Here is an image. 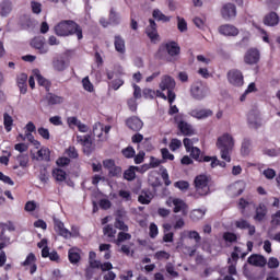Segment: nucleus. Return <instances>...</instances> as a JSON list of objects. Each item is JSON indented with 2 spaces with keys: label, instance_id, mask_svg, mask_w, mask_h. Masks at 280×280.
Returning a JSON list of instances; mask_svg holds the SVG:
<instances>
[{
  "label": "nucleus",
  "instance_id": "nucleus-1",
  "mask_svg": "<svg viewBox=\"0 0 280 280\" xmlns=\"http://www.w3.org/2000/svg\"><path fill=\"white\" fill-rule=\"evenodd\" d=\"M55 34L57 36H73L75 34L78 40L83 38L82 27L71 20H63L55 25Z\"/></svg>",
  "mask_w": 280,
  "mask_h": 280
},
{
  "label": "nucleus",
  "instance_id": "nucleus-2",
  "mask_svg": "<svg viewBox=\"0 0 280 280\" xmlns=\"http://www.w3.org/2000/svg\"><path fill=\"white\" fill-rule=\"evenodd\" d=\"M217 148L220 150L221 159L231 163V152H233V148H235V139L231 133H223L217 140Z\"/></svg>",
  "mask_w": 280,
  "mask_h": 280
},
{
  "label": "nucleus",
  "instance_id": "nucleus-3",
  "mask_svg": "<svg viewBox=\"0 0 280 280\" xmlns=\"http://www.w3.org/2000/svg\"><path fill=\"white\" fill-rule=\"evenodd\" d=\"M180 54V47L176 42H168L160 46L158 51V57L164 59L165 56H170L166 58L168 62H172V58H176Z\"/></svg>",
  "mask_w": 280,
  "mask_h": 280
},
{
  "label": "nucleus",
  "instance_id": "nucleus-4",
  "mask_svg": "<svg viewBox=\"0 0 280 280\" xmlns=\"http://www.w3.org/2000/svg\"><path fill=\"white\" fill-rule=\"evenodd\" d=\"M161 91H167L166 100L172 105L174 100H176V94L174 93V89H176V81L171 75H162L161 81L159 83Z\"/></svg>",
  "mask_w": 280,
  "mask_h": 280
},
{
  "label": "nucleus",
  "instance_id": "nucleus-5",
  "mask_svg": "<svg viewBox=\"0 0 280 280\" xmlns=\"http://www.w3.org/2000/svg\"><path fill=\"white\" fill-rule=\"evenodd\" d=\"M209 93H211L209 85L202 81H197L190 86V95L198 102H201L205 97H209Z\"/></svg>",
  "mask_w": 280,
  "mask_h": 280
},
{
  "label": "nucleus",
  "instance_id": "nucleus-6",
  "mask_svg": "<svg viewBox=\"0 0 280 280\" xmlns=\"http://www.w3.org/2000/svg\"><path fill=\"white\" fill-rule=\"evenodd\" d=\"M196 191L199 196H209L211 188L209 187V177L207 175H198L195 178Z\"/></svg>",
  "mask_w": 280,
  "mask_h": 280
},
{
  "label": "nucleus",
  "instance_id": "nucleus-7",
  "mask_svg": "<svg viewBox=\"0 0 280 280\" xmlns=\"http://www.w3.org/2000/svg\"><path fill=\"white\" fill-rule=\"evenodd\" d=\"M167 207H173L174 213H183V215H187L188 213V207L187 203L183 199H178L176 197H170L166 200Z\"/></svg>",
  "mask_w": 280,
  "mask_h": 280
},
{
  "label": "nucleus",
  "instance_id": "nucleus-8",
  "mask_svg": "<svg viewBox=\"0 0 280 280\" xmlns=\"http://www.w3.org/2000/svg\"><path fill=\"white\" fill-rule=\"evenodd\" d=\"M103 166L108 171L109 178H121V167L117 166L114 160H104Z\"/></svg>",
  "mask_w": 280,
  "mask_h": 280
},
{
  "label": "nucleus",
  "instance_id": "nucleus-9",
  "mask_svg": "<svg viewBox=\"0 0 280 280\" xmlns=\"http://www.w3.org/2000/svg\"><path fill=\"white\" fill-rule=\"evenodd\" d=\"M228 80L232 86H244V74L240 70H231L228 73Z\"/></svg>",
  "mask_w": 280,
  "mask_h": 280
},
{
  "label": "nucleus",
  "instance_id": "nucleus-10",
  "mask_svg": "<svg viewBox=\"0 0 280 280\" xmlns=\"http://www.w3.org/2000/svg\"><path fill=\"white\" fill-rule=\"evenodd\" d=\"M175 121L177 124L178 130H180L182 135L191 136L194 135V127L187 121L183 120V116H175Z\"/></svg>",
  "mask_w": 280,
  "mask_h": 280
},
{
  "label": "nucleus",
  "instance_id": "nucleus-11",
  "mask_svg": "<svg viewBox=\"0 0 280 280\" xmlns=\"http://www.w3.org/2000/svg\"><path fill=\"white\" fill-rule=\"evenodd\" d=\"M221 16L225 21H231L237 16V8L233 3H225L221 9Z\"/></svg>",
  "mask_w": 280,
  "mask_h": 280
},
{
  "label": "nucleus",
  "instance_id": "nucleus-12",
  "mask_svg": "<svg viewBox=\"0 0 280 280\" xmlns=\"http://www.w3.org/2000/svg\"><path fill=\"white\" fill-rule=\"evenodd\" d=\"M247 124L249 127L254 128L257 130V128H261L262 126V120H261V115L258 114L257 110H252L247 114Z\"/></svg>",
  "mask_w": 280,
  "mask_h": 280
},
{
  "label": "nucleus",
  "instance_id": "nucleus-13",
  "mask_svg": "<svg viewBox=\"0 0 280 280\" xmlns=\"http://www.w3.org/2000/svg\"><path fill=\"white\" fill-rule=\"evenodd\" d=\"M260 54L257 48H249L244 55L245 65H257L259 62Z\"/></svg>",
  "mask_w": 280,
  "mask_h": 280
},
{
  "label": "nucleus",
  "instance_id": "nucleus-14",
  "mask_svg": "<svg viewBox=\"0 0 280 280\" xmlns=\"http://www.w3.org/2000/svg\"><path fill=\"white\" fill-rule=\"evenodd\" d=\"M145 34L150 38L151 43H159L160 36L159 31L156 30V22L154 20H149V25L145 28Z\"/></svg>",
  "mask_w": 280,
  "mask_h": 280
},
{
  "label": "nucleus",
  "instance_id": "nucleus-15",
  "mask_svg": "<svg viewBox=\"0 0 280 280\" xmlns=\"http://www.w3.org/2000/svg\"><path fill=\"white\" fill-rule=\"evenodd\" d=\"M188 115H190V117H194L195 119H207V117H211V115H213V112L211 109L197 107L190 109Z\"/></svg>",
  "mask_w": 280,
  "mask_h": 280
},
{
  "label": "nucleus",
  "instance_id": "nucleus-16",
  "mask_svg": "<svg viewBox=\"0 0 280 280\" xmlns=\"http://www.w3.org/2000/svg\"><path fill=\"white\" fill-rule=\"evenodd\" d=\"M244 189H246V182L238 180L234 184H231L228 191L230 196H242V194H244Z\"/></svg>",
  "mask_w": 280,
  "mask_h": 280
},
{
  "label": "nucleus",
  "instance_id": "nucleus-17",
  "mask_svg": "<svg viewBox=\"0 0 280 280\" xmlns=\"http://www.w3.org/2000/svg\"><path fill=\"white\" fill-rule=\"evenodd\" d=\"M240 253H242V249H240V247H235L234 252L231 255L232 258H229V264H231L229 266L230 275H237L235 264H237V260L240 259Z\"/></svg>",
  "mask_w": 280,
  "mask_h": 280
},
{
  "label": "nucleus",
  "instance_id": "nucleus-18",
  "mask_svg": "<svg viewBox=\"0 0 280 280\" xmlns=\"http://www.w3.org/2000/svg\"><path fill=\"white\" fill-rule=\"evenodd\" d=\"M219 33L222 34V36H237L240 28L235 27L233 24H223L219 27Z\"/></svg>",
  "mask_w": 280,
  "mask_h": 280
},
{
  "label": "nucleus",
  "instance_id": "nucleus-19",
  "mask_svg": "<svg viewBox=\"0 0 280 280\" xmlns=\"http://www.w3.org/2000/svg\"><path fill=\"white\" fill-rule=\"evenodd\" d=\"M108 135L110 132V126H104L102 122H95L93 126V135L94 137H97V139H101V141H104L103 135Z\"/></svg>",
  "mask_w": 280,
  "mask_h": 280
},
{
  "label": "nucleus",
  "instance_id": "nucleus-20",
  "mask_svg": "<svg viewBox=\"0 0 280 280\" xmlns=\"http://www.w3.org/2000/svg\"><path fill=\"white\" fill-rule=\"evenodd\" d=\"M31 46L34 47V49H37L39 54H47L49 51V47L45 45V38L44 37H35L31 42Z\"/></svg>",
  "mask_w": 280,
  "mask_h": 280
},
{
  "label": "nucleus",
  "instance_id": "nucleus-21",
  "mask_svg": "<svg viewBox=\"0 0 280 280\" xmlns=\"http://www.w3.org/2000/svg\"><path fill=\"white\" fill-rule=\"evenodd\" d=\"M247 262L250 266H256L257 268H264V266H266V264H268V260L266 259V257H264L259 254H254L248 257Z\"/></svg>",
  "mask_w": 280,
  "mask_h": 280
},
{
  "label": "nucleus",
  "instance_id": "nucleus-22",
  "mask_svg": "<svg viewBox=\"0 0 280 280\" xmlns=\"http://www.w3.org/2000/svg\"><path fill=\"white\" fill-rule=\"evenodd\" d=\"M126 124L128 128H130V130H133L135 132H139V130L143 128V120L137 116L127 119Z\"/></svg>",
  "mask_w": 280,
  "mask_h": 280
},
{
  "label": "nucleus",
  "instance_id": "nucleus-23",
  "mask_svg": "<svg viewBox=\"0 0 280 280\" xmlns=\"http://www.w3.org/2000/svg\"><path fill=\"white\" fill-rule=\"evenodd\" d=\"M142 95L143 97H145V100H154L155 95L156 97H161L162 100H167V95H165V93L161 92L160 90L155 92L152 89H144Z\"/></svg>",
  "mask_w": 280,
  "mask_h": 280
},
{
  "label": "nucleus",
  "instance_id": "nucleus-24",
  "mask_svg": "<svg viewBox=\"0 0 280 280\" xmlns=\"http://www.w3.org/2000/svg\"><path fill=\"white\" fill-rule=\"evenodd\" d=\"M77 143L83 145V151L86 152V154L91 152V145H93L91 136H77Z\"/></svg>",
  "mask_w": 280,
  "mask_h": 280
},
{
  "label": "nucleus",
  "instance_id": "nucleus-25",
  "mask_svg": "<svg viewBox=\"0 0 280 280\" xmlns=\"http://www.w3.org/2000/svg\"><path fill=\"white\" fill-rule=\"evenodd\" d=\"M69 67V61L63 57H56L52 60V68L55 71H65Z\"/></svg>",
  "mask_w": 280,
  "mask_h": 280
},
{
  "label": "nucleus",
  "instance_id": "nucleus-26",
  "mask_svg": "<svg viewBox=\"0 0 280 280\" xmlns=\"http://www.w3.org/2000/svg\"><path fill=\"white\" fill-rule=\"evenodd\" d=\"M22 266H30V272L31 275H34L36 272V255L34 253H31L26 256V259L21 264Z\"/></svg>",
  "mask_w": 280,
  "mask_h": 280
},
{
  "label": "nucleus",
  "instance_id": "nucleus-27",
  "mask_svg": "<svg viewBox=\"0 0 280 280\" xmlns=\"http://www.w3.org/2000/svg\"><path fill=\"white\" fill-rule=\"evenodd\" d=\"M55 231L60 235L61 237H65V240H69V230L65 228V223L60 220H55Z\"/></svg>",
  "mask_w": 280,
  "mask_h": 280
},
{
  "label": "nucleus",
  "instance_id": "nucleus-28",
  "mask_svg": "<svg viewBox=\"0 0 280 280\" xmlns=\"http://www.w3.org/2000/svg\"><path fill=\"white\" fill-rule=\"evenodd\" d=\"M267 213L268 207H266V205L264 203H259L256 208V214L254 217V220H256V222H261L266 218Z\"/></svg>",
  "mask_w": 280,
  "mask_h": 280
},
{
  "label": "nucleus",
  "instance_id": "nucleus-29",
  "mask_svg": "<svg viewBox=\"0 0 280 280\" xmlns=\"http://www.w3.org/2000/svg\"><path fill=\"white\" fill-rule=\"evenodd\" d=\"M264 23L269 27H275L276 25H279V15L275 12H270L265 16Z\"/></svg>",
  "mask_w": 280,
  "mask_h": 280
},
{
  "label": "nucleus",
  "instance_id": "nucleus-30",
  "mask_svg": "<svg viewBox=\"0 0 280 280\" xmlns=\"http://www.w3.org/2000/svg\"><path fill=\"white\" fill-rule=\"evenodd\" d=\"M114 46L118 54H126V40L121 36L116 35L114 38Z\"/></svg>",
  "mask_w": 280,
  "mask_h": 280
},
{
  "label": "nucleus",
  "instance_id": "nucleus-31",
  "mask_svg": "<svg viewBox=\"0 0 280 280\" xmlns=\"http://www.w3.org/2000/svg\"><path fill=\"white\" fill-rule=\"evenodd\" d=\"M235 226L237 229H248V234L255 235V226L250 225V223H248V221H246L244 219H240L238 221H236Z\"/></svg>",
  "mask_w": 280,
  "mask_h": 280
},
{
  "label": "nucleus",
  "instance_id": "nucleus-32",
  "mask_svg": "<svg viewBox=\"0 0 280 280\" xmlns=\"http://www.w3.org/2000/svg\"><path fill=\"white\" fill-rule=\"evenodd\" d=\"M152 198H154V195L152 194V191L149 190H143L139 197H138V201L141 205H150V202H152Z\"/></svg>",
  "mask_w": 280,
  "mask_h": 280
},
{
  "label": "nucleus",
  "instance_id": "nucleus-33",
  "mask_svg": "<svg viewBox=\"0 0 280 280\" xmlns=\"http://www.w3.org/2000/svg\"><path fill=\"white\" fill-rule=\"evenodd\" d=\"M18 86L22 95H25L27 93V74H20V78H18Z\"/></svg>",
  "mask_w": 280,
  "mask_h": 280
},
{
  "label": "nucleus",
  "instance_id": "nucleus-34",
  "mask_svg": "<svg viewBox=\"0 0 280 280\" xmlns=\"http://www.w3.org/2000/svg\"><path fill=\"white\" fill-rule=\"evenodd\" d=\"M46 101L48 102L49 106H56L58 104H62V102H65V98L62 96L49 93L46 95Z\"/></svg>",
  "mask_w": 280,
  "mask_h": 280
},
{
  "label": "nucleus",
  "instance_id": "nucleus-35",
  "mask_svg": "<svg viewBox=\"0 0 280 280\" xmlns=\"http://www.w3.org/2000/svg\"><path fill=\"white\" fill-rule=\"evenodd\" d=\"M52 177L57 183H65L67 180V172L62 168H55L52 170Z\"/></svg>",
  "mask_w": 280,
  "mask_h": 280
},
{
  "label": "nucleus",
  "instance_id": "nucleus-36",
  "mask_svg": "<svg viewBox=\"0 0 280 280\" xmlns=\"http://www.w3.org/2000/svg\"><path fill=\"white\" fill-rule=\"evenodd\" d=\"M207 213V209H195L190 212V220L194 222H198V220H202L205 214Z\"/></svg>",
  "mask_w": 280,
  "mask_h": 280
},
{
  "label": "nucleus",
  "instance_id": "nucleus-37",
  "mask_svg": "<svg viewBox=\"0 0 280 280\" xmlns=\"http://www.w3.org/2000/svg\"><path fill=\"white\" fill-rule=\"evenodd\" d=\"M182 237L184 240L188 238V240H195L196 244H199L201 237L200 234L196 231H184L182 233Z\"/></svg>",
  "mask_w": 280,
  "mask_h": 280
},
{
  "label": "nucleus",
  "instance_id": "nucleus-38",
  "mask_svg": "<svg viewBox=\"0 0 280 280\" xmlns=\"http://www.w3.org/2000/svg\"><path fill=\"white\" fill-rule=\"evenodd\" d=\"M12 12V2L3 1L0 4V16H9Z\"/></svg>",
  "mask_w": 280,
  "mask_h": 280
},
{
  "label": "nucleus",
  "instance_id": "nucleus-39",
  "mask_svg": "<svg viewBox=\"0 0 280 280\" xmlns=\"http://www.w3.org/2000/svg\"><path fill=\"white\" fill-rule=\"evenodd\" d=\"M152 16L155 21H161L162 23H170L171 21L170 16L163 14L159 9L153 10Z\"/></svg>",
  "mask_w": 280,
  "mask_h": 280
},
{
  "label": "nucleus",
  "instance_id": "nucleus-40",
  "mask_svg": "<svg viewBox=\"0 0 280 280\" xmlns=\"http://www.w3.org/2000/svg\"><path fill=\"white\" fill-rule=\"evenodd\" d=\"M68 257H69L70 264H78V261H80V249L71 248L68 252Z\"/></svg>",
  "mask_w": 280,
  "mask_h": 280
},
{
  "label": "nucleus",
  "instance_id": "nucleus-41",
  "mask_svg": "<svg viewBox=\"0 0 280 280\" xmlns=\"http://www.w3.org/2000/svg\"><path fill=\"white\" fill-rule=\"evenodd\" d=\"M33 73H34V77L36 78L37 84H39V86H45V89H47L49 86V81H47V79H45L43 75H40L39 70H34Z\"/></svg>",
  "mask_w": 280,
  "mask_h": 280
},
{
  "label": "nucleus",
  "instance_id": "nucleus-42",
  "mask_svg": "<svg viewBox=\"0 0 280 280\" xmlns=\"http://www.w3.org/2000/svg\"><path fill=\"white\" fill-rule=\"evenodd\" d=\"M136 170L139 171V166H131L127 171H125L124 179L125 180H135V177L137 176V174L135 173Z\"/></svg>",
  "mask_w": 280,
  "mask_h": 280
},
{
  "label": "nucleus",
  "instance_id": "nucleus-43",
  "mask_svg": "<svg viewBox=\"0 0 280 280\" xmlns=\"http://www.w3.org/2000/svg\"><path fill=\"white\" fill-rule=\"evenodd\" d=\"M3 124H4V128H5L7 132H11L12 126L14 124V119H12V116H10V114L5 113L3 115Z\"/></svg>",
  "mask_w": 280,
  "mask_h": 280
},
{
  "label": "nucleus",
  "instance_id": "nucleus-44",
  "mask_svg": "<svg viewBox=\"0 0 280 280\" xmlns=\"http://www.w3.org/2000/svg\"><path fill=\"white\" fill-rule=\"evenodd\" d=\"M250 140L249 139H244L242 142V147H241V154H243V156H248V154H250Z\"/></svg>",
  "mask_w": 280,
  "mask_h": 280
},
{
  "label": "nucleus",
  "instance_id": "nucleus-45",
  "mask_svg": "<svg viewBox=\"0 0 280 280\" xmlns=\"http://www.w3.org/2000/svg\"><path fill=\"white\" fill-rule=\"evenodd\" d=\"M49 150L47 148H42L37 151V161H49Z\"/></svg>",
  "mask_w": 280,
  "mask_h": 280
},
{
  "label": "nucleus",
  "instance_id": "nucleus-46",
  "mask_svg": "<svg viewBox=\"0 0 280 280\" xmlns=\"http://www.w3.org/2000/svg\"><path fill=\"white\" fill-rule=\"evenodd\" d=\"M189 152L191 159H194L195 161H198L199 163H202V161H205V158L200 155L201 151L198 149V147L192 148V150H190Z\"/></svg>",
  "mask_w": 280,
  "mask_h": 280
},
{
  "label": "nucleus",
  "instance_id": "nucleus-47",
  "mask_svg": "<svg viewBox=\"0 0 280 280\" xmlns=\"http://www.w3.org/2000/svg\"><path fill=\"white\" fill-rule=\"evenodd\" d=\"M82 86L84 91H88V93H93V91H95V88L93 86V83H91L89 77L82 79Z\"/></svg>",
  "mask_w": 280,
  "mask_h": 280
},
{
  "label": "nucleus",
  "instance_id": "nucleus-48",
  "mask_svg": "<svg viewBox=\"0 0 280 280\" xmlns=\"http://www.w3.org/2000/svg\"><path fill=\"white\" fill-rule=\"evenodd\" d=\"M38 207H39L38 202L31 200L25 203L24 211H26L27 213H32L36 211Z\"/></svg>",
  "mask_w": 280,
  "mask_h": 280
},
{
  "label": "nucleus",
  "instance_id": "nucleus-49",
  "mask_svg": "<svg viewBox=\"0 0 280 280\" xmlns=\"http://www.w3.org/2000/svg\"><path fill=\"white\" fill-rule=\"evenodd\" d=\"M103 233L105 235V237H108L109 240L115 237V235L117 234V230H115V228H113V225H106L103 229Z\"/></svg>",
  "mask_w": 280,
  "mask_h": 280
},
{
  "label": "nucleus",
  "instance_id": "nucleus-50",
  "mask_svg": "<svg viewBox=\"0 0 280 280\" xmlns=\"http://www.w3.org/2000/svg\"><path fill=\"white\" fill-rule=\"evenodd\" d=\"M16 160L21 167H27V164L30 163V155L20 153L16 156Z\"/></svg>",
  "mask_w": 280,
  "mask_h": 280
},
{
  "label": "nucleus",
  "instance_id": "nucleus-51",
  "mask_svg": "<svg viewBox=\"0 0 280 280\" xmlns=\"http://www.w3.org/2000/svg\"><path fill=\"white\" fill-rule=\"evenodd\" d=\"M197 73L205 80H209V78H211V72H209V69H207L206 67H202V65H199Z\"/></svg>",
  "mask_w": 280,
  "mask_h": 280
},
{
  "label": "nucleus",
  "instance_id": "nucleus-52",
  "mask_svg": "<svg viewBox=\"0 0 280 280\" xmlns=\"http://www.w3.org/2000/svg\"><path fill=\"white\" fill-rule=\"evenodd\" d=\"M194 143H198V139H189V138H185L184 139V148L186 149V152H189L192 150Z\"/></svg>",
  "mask_w": 280,
  "mask_h": 280
},
{
  "label": "nucleus",
  "instance_id": "nucleus-53",
  "mask_svg": "<svg viewBox=\"0 0 280 280\" xmlns=\"http://www.w3.org/2000/svg\"><path fill=\"white\" fill-rule=\"evenodd\" d=\"M203 163H211V167H218V165L220 164V160H218L217 156H209V155H206L203 156Z\"/></svg>",
  "mask_w": 280,
  "mask_h": 280
},
{
  "label": "nucleus",
  "instance_id": "nucleus-54",
  "mask_svg": "<svg viewBox=\"0 0 280 280\" xmlns=\"http://www.w3.org/2000/svg\"><path fill=\"white\" fill-rule=\"evenodd\" d=\"M128 240H132V235H130V233L120 232L118 233L116 244L120 245L121 242H128Z\"/></svg>",
  "mask_w": 280,
  "mask_h": 280
},
{
  "label": "nucleus",
  "instance_id": "nucleus-55",
  "mask_svg": "<svg viewBox=\"0 0 280 280\" xmlns=\"http://www.w3.org/2000/svg\"><path fill=\"white\" fill-rule=\"evenodd\" d=\"M183 147V142L176 138L171 140V143L168 145L170 150H172V152H176V150L180 149Z\"/></svg>",
  "mask_w": 280,
  "mask_h": 280
},
{
  "label": "nucleus",
  "instance_id": "nucleus-56",
  "mask_svg": "<svg viewBox=\"0 0 280 280\" xmlns=\"http://www.w3.org/2000/svg\"><path fill=\"white\" fill-rule=\"evenodd\" d=\"M194 24L196 25V27H198V30H207V22L205 19L202 18H195L192 20Z\"/></svg>",
  "mask_w": 280,
  "mask_h": 280
},
{
  "label": "nucleus",
  "instance_id": "nucleus-57",
  "mask_svg": "<svg viewBox=\"0 0 280 280\" xmlns=\"http://www.w3.org/2000/svg\"><path fill=\"white\" fill-rule=\"evenodd\" d=\"M31 10L33 14H40V12H43V4L40 2L32 1Z\"/></svg>",
  "mask_w": 280,
  "mask_h": 280
},
{
  "label": "nucleus",
  "instance_id": "nucleus-58",
  "mask_svg": "<svg viewBox=\"0 0 280 280\" xmlns=\"http://www.w3.org/2000/svg\"><path fill=\"white\" fill-rule=\"evenodd\" d=\"M149 235L152 240H154V237H156V235H159V226L156 225V223H151L150 224Z\"/></svg>",
  "mask_w": 280,
  "mask_h": 280
},
{
  "label": "nucleus",
  "instance_id": "nucleus-59",
  "mask_svg": "<svg viewBox=\"0 0 280 280\" xmlns=\"http://www.w3.org/2000/svg\"><path fill=\"white\" fill-rule=\"evenodd\" d=\"M250 42V33L245 32L243 38L238 43L240 47H248V43Z\"/></svg>",
  "mask_w": 280,
  "mask_h": 280
},
{
  "label": "nucleus",
  "instance_id": "nucleus-60",
  "mask_svg": "<svg viewBox=\"0 0 280 280\" xmlns=\"http://www.w3.org/2000/svg\"><path fill=\"white\" fill-rule=\"evenodd\" d=\"M115 229H119V231L128 232V225L122 222L121 219L117 218L115 221Z\"/></svg>",
  "mask_w": 280,
  "mask_h": 280
},
{
  "label": "nucleus",
  "instance_id": "nucleus-61",
  "mask_svg": "<svg viewBox=\"0 0 280 280\" xmlns=\"http://www.w3.org/2000/svg\"><path fill=\"white\" fill-rule=\"evenodd\" d=\"M66 156H69L70 159H78V150H75V147H70L65 152Z\"/></svg>",
  "mask_w": 280,
  "mask_h": 280
},
{
  "label": "nucleus",
  "instance_id": "nucleus-62",
  "mask_svg": "<svg viewBox=\"0 0 280 280\" xmlns=\"http://www.w3.org/2000/svg\"><path fill=\"white\" fill-rule=\"evenodd\" d=\"M177 27L179 32H187V22L183 18H177Z\"/></svg>",
  "mask_w": 280,
  "mask_h": 280
},
{
  "label": "nucleus",
  "instance_id": "nucleus-63",
  "mask_svg": "<svg viewBox=\"0 0 280 280\" xmlns=\"http://www.w3.org/2000/svg\"><path fill=\"white\" fill-rule=\"evenodd\" d=\"M265 178H268V180H272L275 176H277V172L272 168H267L262 172Z\"/></svg>",
  "mask_w": 280,
  "mask_h": 280
},
{
  "label": "nucleus",
  "instance_id": "nucleus-64",
  "mask_svg": "<svg viewBox=\"0 0 280 280\" xmlns=\"http://www.w3.org/2000/svg\"><path fill=\"white\" fill-rule=\"evenodd\" d=\"M268 268L275 269L279 266V259L276 257H270L267 261Z\"/></svg>",
  "mask_w": 280,
  "mask_h": 280
}]
</instances>
